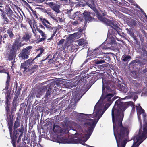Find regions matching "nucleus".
I'll list each match as a JSON object with an SVG mask.
<instances>
[{"instance_id":"412c9836","label":"nucleus","mask_w":147,"mask_h":147,"mask_svg":"<svg viewBox=\"0 0 147 147\" xmlns=\"http://www.w3.org/2000/svg\"><path fill=\"white\" fill-rule=\"evenodd\" d=\"M88 5L92 9L94 10L95 9V5L93 1L92 0L91 1V4L88 3Z\"/></svg>"},{"instance_id":"20e7f679","label":"nucleus","mask_w":147,"mask_h":147,"mask_svg":"<svg viewBox=\"0 0 147 147\" xmlns=\"http://www.w3.org/2000/svg\"><path fill=\"white\" fill-rule=\"evenodd\" d=\"M5 14L7 15L9 18L11 20H12L13 19V17H15V15L13 14V13L12 10L10 8L7 7L5 8Z\"/></svg>"},{"instance_id":"4d7b16f0","label":"nucleus","mask_w":147,"mask_h":147,"mask_svg":"<svg viewBox=\"0 0 147 147\" xmlns=\"http://www.w3.org/2000/svg\"><path fill=\"white\" fill-rule=\"evenodd\" d=\"M111 48L110 47H109L107 48H104V49H111Z\"/></svg>"},{"instance_id":"a211bd4d","label":"nucleus","mask_w":147,"mask_h":147,"mask_svg":"<svg viewBox=\"0 0 147 147\" xmlns=\"http://www.w3.org/2000/svg\"><path fill=\"white\" fill-rule=\"evenodd\" d=\"M31 35L26 34L24 36L22 39L26 42H28L29 41V39L31 38Z\"/></svg>"},{"instance_id":"49530a36","label":"nucleus","mask_w":147,"mask_h":147,"mask_svg":"<svg viewBox=\"0 0 147 147\" xmlns=\"http://www.w3.org/2000/svg\"><path fill=\"white\" fill-rule=\"evenodd\" d=\"M38 68V66L36 65H35L32 68V69H34Z\"/></svg>"},{"instance_id":"ddd939ff","label":"nucleus","mask_w":147,"mask_h":147,"mask_svg":"<svg viewBox=\"0 0 147 147\" xmlns=\"http://www.w3.org/2000/svg\"><path fill=\"white\" fill-rule=\"evenodd\" d=\"M28 55L24 51H22L21 53L19 55L20 57H21L22 59H28L29 57Z\"/></svg>"},{"instance_id":"5fc2aeb1","label":"nucleus","mask_w":147,"mask_h":147,"mask_svg":"<svg viewBox=\"0 0 147 147\" xmlns=\"http://www.w3.org/2000/svg\"><path fill=\"white\" fill-rule=\"evenodd\" d=\"M138 119L139 121V122H141V119H140V116L139 115H138Z\"/></svg>"},{"instance_id":"3c124183","label":"nucleus","mask_w":147,"mask_h":147,"mask_svg":"<svg viewBox=\"0 0 147 147\" xmlns=\"http://www.w3.org/2000/svg\"><path fill=\"white\" fill-rule=\"evenodd\" d=\"M82 31H83L82 29H80L79 31V32H79V34H80L81 35V33L82 32Z\"/></svg>"},{"instance_id":"39448f33","label":"nucleus","mask_w":147,"mask_h":147,"mask_svg":"<svg viewBox=\"0 0 147 147\" xmlns=\"http://www.w3.org/2000/svg\"><path fill=\"white\" fill-rule=\"evenodd\" d=\"M84 18L86 22L92 21L93 18L90 16V13L89 12H88L86 11H85L83 13Z\"/></svg>"},{"instance_id":"f704fd0d","label":"nucleus","mask_w":147,"mask_h":147,"mask_svg":"<svg viewBox=\"0 0 147 147\" xmlns=\"http://www.w3.org/2000/svg\"><path fill=\"white\" fill-rule=\"evenodd\" d=\"M79 95V94H76V95H75V96H74L72 98V100H74V102L75 103H76L77 102V96H78V95Z\"/></svg>"},{"instance_id":"4468645a","label":"nucleus","mask_w":147,"mask_h":147,"mask_svg":"<svg viewBox=\"0 0 147 147\" xmlns=\"http://www.w3.org/2000/svg\"><path fill=\"white\" fill-rule=\"evenodd\" d=\"M1 16L5 24H8L10 22L9 20L7 18L6 14L4 13H2Z\"/></svg>"},{"instance_id":"f8f14e48","label":"nucleus","mask_w":147,"mask_h":147,"mask_svg":"<svg viewBox=\"0 0 147 147\" xmlns=\"http://www.w3.org/2000/svg\"><path fill=\"white\" fill-rule=\"evenodd\" d=\"M45 89L42 88H40L39 90V91L36 93V96L37 97L39 98L42 94L45 92Z\"/></svg>"},{"instance_id":"de8ad7c7","label":"nucleus","mask_w":147,"mask_h":147,"mask_svg":"<svg viewBox=\"0 0 147 147\" xmlns=\"http://www.w3.org/2000/svg\"><path fill=\"white\" fill-rule=\"evenodd\" d=\"M134 93V92H131L130 93V94H129V97H132L133 96V94Z\"/></svg>"},{"instance_id":"8fccbe9b","label":"nucleus","mask_w":147,"mask_h":147,"mask_svg":"<svg viewBox=\"0 0 147 147\" xmlns=\"http://www.w3.org/2000/svg\"><path fill=\"white\" fill-rule=\"evenodd\" d=\"M49 95H50L49 92V91H48L46 92V96L47 97H48L49 96Z\"/></svg>"},{"instance_id":"423d86ee","label":"nucleus","mask_w":147,"mask_h":147,"mask_svg":"<svg viewBox=\"0 0 147 147\" xmlns=\"http://www.w3.org/2000/svg\"><path fill=\"white\" fill-rule=\"evenodd\" d=\"M136 111L138 115L142 114V115L145 117V114L144 113V110L142 109L140 106V104H138L136 106Z\"/></svg>"},{"instance_id":"f03ea898","label":"nucleus","mask_w":147,"mask_h":147,"mask_svg":"<svg viewBox=\"0 0 147 147\" xmlns=\"http://www.w3.org/2000/svg\"><path fill=\"white\" fill-rule=\"evenodd\" d=\"M96 14L98 20L105 24L107 26H111L115 29H117V25L114 24L112 21L102 16L98 13H97Z\"/></svg>"},{"instance_id":"aec40b11","label":"nucleus","mask_w":147,"mask_h":147,"mask_svg":"<svg viewBox=\"0 0 147 147\" xmlns=\"http://www.w3.org/2000/svg\"><path fill=\"white\" fill-rule=\"evenodd\" d=\"M44 12L49 15L52 19H54L55 18L53 16V13H52L51 10L48 9L45 10Z\"/></svg>"},{"instance_id":"e433bc0d","label":"nucleus","mask_w":147,"mask_h":147,"mask_svg":"<svg viewBox=\"0 0 147 147\" xmlns=\"http://www.w3.org/2000/svg\"><path fill=\"white\" fill-rule=\"evenodd\" d=\"M65 40L64 39L61 40L58 43V45H61L63 43Z\"/></svg>"},{"instance_id":"6e6552de","label":"nucleus","mask_w":147,"mask_h":147,"mask_svg":"<svg viewBox=\"0 0 147 147\" xmlns=\"http://www.w3.org/2000/svg\"><path fill=\"white\" fill-rule=\"evenodd\" d=\"M107 40H108V46L111 45L112 47H114V45H115V41L113 38H109V37H107Z\"/></svg>"},{"instance_id":"473e14b6","label":"nucleus","mask_w":147,"mask_h":147,"mask_svg":"<svg viewBox=\"0 0 147 147\" xmlns=\"http://www.w3.org/2000/svg\"><path fill=\"white\" fill-rule=\"evenodd\" d=\"M132 4L135 5L137 8L140 9L139 7L137 5L136 3H134V1L133 0H128Z\"/></svg>"},{"instance_id":"bf43d9fd","label":"nucleus","mask_w":147,"mask_h":147,"mask_svg":"<svg viewBox=\"0 0 147 147\" xmlns=\"http://www.w3.org/2000/svg\"><path fill=\"white\" fill-rule=\"evenodd\" d=\"M52 39V38H51H51H49L48 39V40H51V39Z\"/></svg>"},{"instance_id":"2f4dec72","label":"nucleus","mask_w":147,"mask_h":147,"mask_svg":"<svg viewBox=\"0 0 147 147\" xmlns=\"http://www.w3.org/2000/svg\"><path fill=\"white\" fill-rule=\"evenodd\" d=\"M45 26L46 27L47 30L50 31H51L53 29V27L49 25L45 24Z\"/></svg>"},{"instance_id":"9b49d317","label":"nucleus","mask_w":147,"mask_h":147,"mask_svg":"<svg viewBox=\"0 0 147 147\" xmlns=\"http://www.w3.org/2000/svg\"><path fill=\"white\" fill-rule=\"evenodd\" d=\"M32 48V46H28L26 47V48L23 49L22 51L25 52V53L28 54V55H29L31 53V50Z\"/></svg>"},{"instance_id":"c85d7f7f","label":"nucleus","mask_w":147,"mask_h":147,"mask_svg":"<svg viewBox=\"0 0 147 147\" xmlns=\"http://www.w3.org/2000/svg\"><path fill=\"white\" fill-rule=\"evenodd\" d=\"M6 104L7 105V106L5 107L6 111L7 112V113L9 111V105L8 104V99L7 98L6 101Z\"/></svg>"},{"instance_id":"774afa93","label":"nucleus","mask_w":147,"mask_h":147,"mask_svg":"<svg viewBox=\"0 0 147 147\" xmlns=\"http://www.w3.org/2000/svg\"><path fill=\"white\" fill-rule=\"evenodd\" d=\"M41 27H43V26H41Z\"/></svg>"},{"instance_id":"b1692460","label":"nucleus","mask_w":147,"mask_h":147,"mask_svg":"<svg viewBox=\"0 0 147 147\" xmlns=\"http://www.w3.org/2000/svg\"><path fill=\"white\" fill-rule=\"evenodd\" d=\"M40 20L42 22V23L45 26V24H46V23H47L48 24H49L50 25V23L48 21V20H46L44 18H40Z\"/></svg>"},{"instance_id":"864d4df0","label":"nucleus","mask_w":147,"mask_h":147,"mask_svg":"<svg viewBox=\"0 0 147 147\" xmlns=\"http://www.w3.org/2000/svg\"><path fill=\"white\" fill-rule=\"evenodd\" d=\"M20 88H19L18 89V90L17 91V93H19L20 92Z\"/></svg>"},{"instance_id":"a19ab883","label":"nucleus","mask_w":147,"mask_h":147,"mask_svg":"<svg viewBox=\"0 0 147 147\" xmlns=\"http://www.w3.org/2000/svg\"><path fill=\"white\" fill-rule=\"evenodd\" d=\"M46 38V37H43L40 38L37 42H38L39 43L42 41H44L45 39Z\"/></svg>"},{"instance_id":"37998d69","label":"nucleus","mask_w":147,"mask_h":147,"mask_svg":"<svg viewBox=\"0 0 147 147\" xmlns=\"http://www.w3.org/2000/svg\"><path fill=\"white\" fill-rule=\"evenodd\" d=\"M4 10V8L3 7L1 6H0V11L2 13H4L3 12Z\"/></svg>"},{"instance_id":"f257e3e1","label":"nucleus","mask_w":147,"mask_h":147,"mask_svg":"<svg viewBox=\"0 0 147 147\" xmlns=\"http://www.w3.org/2000/svg\"><path fill=\"white\" fill-rule=\"evenodd\" d=\"M135 109L134 104L131 101L122 102L117 100L112 110V117L113 125L114 134L118 147H125L127 143V138L129 132L128 127H124L122 125V121L124 116V112L129 106ZM147 124L143 126V131L140 128L137 134L133 138L134 143L131 147H138L139 145L147 137Z\"/></svg>"},{"instance_id":"603ef678","label":"nucleus","mask_w":147,"mask_h":147,"mask_svg":"<svg viewBox=\"0 0 147 147\" xmlns=\"http://www.w3.org/2000/svg\"><path fill=\"white\" fill-rule=\"evenodd\" d=\"M31 22H32L31 21L30 22H29V24L30 26H31L32 30H33V28H32V24L31 23Z\"/></svg>"},{"instance_id":"72a5a7b5","label":"nucleus","mask_w":147,"mask_h":147,"mask_svg":"<svg viewBox=\"0 0 147 147\" xmlns=\"http://www.w3.org/2000/svg\"><path fill=\"white\" fill-rule=\"evenodd\" d=\"M67 84L68 86H70L69 88H72L74 86L75 87L76 86V84H75L74 82L68 83Z\"/></svg>"},{"instance_id":"052dcab7","label":"nucleus","mask_w":147,"mask_h":147,"mask_svg":"<svg viewBox=\"0 0 147 147\" xmlns=\"http://www.w3.org/2000/svg\"><path fill=\"white\" fill-rule=\"evenodd\" d=\"M36 26V25H34H34H33V28H35V27Z\"/></svg>"},{"instance_id":"ea45409f","label":"nucleus","mask_w":147,"mask_h":147,"mask_svg":"<svg viewBox=\"0 0 147 147\" xmlns=\"http://www.w3.org/2000/svg\"><path fill=\"white\" fill-rule=\"evenodd\" d=\"M56 30L54 29L53 30V33L51 35V38H52L55 35L56 33Z\"/></svg>"},{"instance_id":"f3484780","label":"nucleus","mask_w":147,"mask_h":147,"mask_svg":"<svg viewBox=\"0 0 147 147\" xmlns=\"http://www.w3.org/2000/svg\"><path fill=\"white\" fill-rule=\"evenodd\" d=\"M122 59L124 61H128L131 59V57L128 55H123L122 58Z\"/></svg>"},{"instance_id":"4be33fe9","label":"nucleus","mask_w":147,"mask_h":147,"mask_svg":"<svg viewBox=\"0 0 147 147\" xmlns=\"http://www.w3.org/2000/svg\"><path fill=\"white\" fill-rule=\"evenodd\" d=\"M13 106L12 108V109L11 110V112H14L15 111L16 108V101L14 100L13 102Z\"/></svg>"},{"instance_id":"58836bf2","label":"nucleus","mask_w":147,"mask_h":147,"mask_svg":"<svg viewBox=\"0 0 147 147\" xmlns=\"http://www.w3.org/2000/svg\"><path fill=\"white\" fill-rule=\"evenodd\" d=\"M131 23L132 26H136L137 23L135 20H133L131 21Z\"/></svg>"},{"instance_id":"09e8293b","label":"nucleus","mask_w":147,"mask_h":147,"mask_svg":"<svg viewBox=\"0 0 147 147\" xmlns=\"http://www.w3.org/2000/svg\"><path fill=\"white\" fill-rule=\"evenodd\" d=\"M72 123L73 125L72 126L74 127H76V126H77V125L76 124L74 123Z\"/></svg>"},{"instance_id":"79ce46f5","label":"nucleus","mask_w":147,"mask_h":147,"mask_svg":"<svg viewBox=\"0 0 147 147\" xmlns=\"http://www.w3.org/2000/svg\"><path fill=\"white\" fill-rule=\"evenodd\" d=\"M55 4H54L53 2H50L48 3V5L52 8V7L54 6Z\"/></svg>"},{"instance_id":"393cba45","label":"nucleus","mask_w":147,"mask_h":147,"mask_svg":"<svg viewBox=\"0 0 147 147\" xmlns=\"http://www.w3.org/2000/svg\"><path fill=\"white\" fill-rule=\"evenodd\" d=\"M75 16V18H78V19L80 20L81 21L82 20V18H81L82 15L80 13H79L78 12H76L74 14V16Z\"/></svg>"},{"instance_id":"6ab92c4d","label":"nucleus","mask_w":147,"mask_h":147,"mask_svg":"<svg viewBox=\"0 0 147 147\" xmlns=\"http://www.w3.org/2000/svg\"><path fill=\"white\" fill-rule=\"evenodd\" d=\"M65 138L63 137L60 136L58 138V140H57V142L59 143H64L65 142Z\"/></svg>"},{"instance_id":"c03bdc74","label":"nucleus","mask_w":147,"mask_h":147,"mask_svg":"<svg viewBox=\"0 0 147 147\" xmlns=\"http://www.w3.org/2000/svg\"><path fill=\"white\" fill-rule=\"evenodd\" d=\"M140 10H141V12L144 15L145 17L147 19V16L146 15L145 13L144 12V11L141 9H140Z\"/></svg>"},{"instance_id":"5701e85b","label":"nucleus","mask_w":147,"mask_h":147,"mask_svg":"<svg viewBox=\"0 0 147 147\" xmlns=\"http://www.w3.org/2000/svg\"><path fill=\"white\" fill-rule=\"evenodd\" d=\"M12 123L11 122V123H8V128L9 129V131L10 132V136L11 137V135L12 134Z\"/></svg>"},{"instance_id":"7ed1b4c3","label":"nucleus","mask_w":147,"mask_h":147,"mask_svg":"<svg viewBox=\"0 0 147 147\" xmlns=\"http://www.w3.org/2000/svg\"><path fill=\"white\" fill-rule=\"evenodd\" d=\"M23 45H21V43L18 41H16L15 43L12 46L11 49H10V54L13 55L17 49Z\"/></svg>"},{"instance_id":"69168bd1","label":"nucleus","mask_w":147,"mask_h":147,"mask_svg":"<svg viewBox=\"0 0 147 147\" xmlns=\"http://www.w3.org/2000/svg\"><path fill=\"white\" fill-rule=\"evenodd\" d=\"M10 45L9 44L8 45L9 47V46H10Z\"/></svg>"},{"instance_id":"e2e57ef3","label":"nucleus","mask_w":147,"mask_h":147,"mask_svg":"<svg viewBox=\"0 0 147 147\" xmlns=\"http://www.w3.org/2000/svg\"><path fill=\"white\" fill-rule=\"evenodd\" d=\"M4 37H5V38H6V36H5V35H4Z\"/></svg>"},{"instance_id":"dca6fc26","label":"nucleus","mask_w":147,"mask_h":147,"mask_svg":"<svg viewBox=\"0 0 147 147\" xmlns=\"http://www.w3.org/2000/svg\"><path fill=\"white\" fill-rule=\"evenodd\" d=\"M31 61V60L29 59L26 61L24 63L21 64V67L22 69L23 68L24 69V71H25L26 69V64L28 63H30Z\"/></svg>"},{"instance_id":"0e129e2a","label":"nucleus","mask_w":147,"mask_h":147,"mask_svg":"<svg viewBox=\"0 0 147 147\" xmlns=\"http://www.w3.org/2000/svg\"><path fill=\"white\" fill-rule=\"evenodd\" d=\"M3 72L2 71H0V72Z\"/></svg>"},{"instance_id":"a18cd8bd","label":"nucleus","mask_w":147,"mask_h":147,"mask_svg":"<svg viewBox=\"0 0 147 147\" xmlns=\"http://www.w3.org/2000/svg\"><path fill=\"white\" fill-rule=\"evenodd\" d=\"M72 24L74 25H76L78 24V22L76 21H75L72 22Z\"/></svg>"},{"instance_id":"cd10ccee","label":"nucleus","mask_w":147,"mask_h":147,"mask_svg":"<svg viewBox=\"0 0 147 147\" xmlns=\"http://www.w3.org/2000/svg\"><path fill=\"white\" fill-rule=\"evenodd\" d=\"M38 50H40V52L39 54H38L36 57L34 59H34H36V58H38L39 57H40L41 54L44 51V49L43 48H39L38 49Z\"/></svg>"},{"instance_id":"13d9d810","label":"nucleus","mask_w":147,"mask_h":147,"mask_svg":"<svg viewBox=\"0 0 147 147\" xmlns=\"http://www.w3.org/2000/svg\"><path fill=\"white\" fill-rule=\"evenodd\" d=\"M135 63V61L134 60L132 61L131 63V64H133V63Z\"/></svg>"},{"instance_id":"bb28decb","label":"nucleus","mask_w":147,"mask_h":147,"mask_svg":"<svg viewBox=\"0 0 147 147\" xmlns=\"http://www.w3.org/2000/svg\"><path fill=\"white\" fill-rule=\"evenodd\" d=\"M19 120L17 119L14 123V128L16 129L17 128L20 126Z\"/></svg>"},{"instance_id":"680f3d73","label":"nucleus","mask_w":147,"mask_h":147,"mask_svg":"<svg viewBox=\"0 0 147 147\" xmlns=\"http://www.w3.org/2000/svg\"><path fill=\"white\" fill-rule=\"evenodd\" d=\"M103 16H104L105 15V14L104 13H103Z\"/></svg>"},{"instance_id":"6e6d98bb","label":"nucleus","mask_w":147,"mask_h":147,"mask_svg":"<svg viewBox=\"0 0 147 147\" xmlns=\"http://www.w3.org/2000/svg\"><path fill=\"white\" fill-rule=\"evenodd\" d=\"M138 98V97L137 96H135L134 98V100L135 101L136 100V99Z\"/></svg>"},{"instance_id":"2eb2a0df","label":"nucleus","mask_w":147,"mask_h":147,"mask_svg":"<svg viewBox=\"0 0 147 147\" xmlns=\"http://www.w3.org/2000/svg\"><path fill=\"white\" fill-rule=\"evenodd\" d=\"M59 5L55 4L54 6L52 7V9L56 12L59 13L60 12L59 10Z\"/></svg>"},{"instance_id":"4c0bfd02","label":"nucleus","mask_w":147,"mask_h":147,"mask_svg":"<svg viewBox=\"0 0 147 147\" xmlns=\"http://www.w3.org/2000/svg\"><path fill=\"white\" fill-rule=\"evenodd\" d=\"M6 74H7V80L6 81V83L7 84H9V82L10 81V77L9 76V74L8 73H6Z\"/></svg>"},{"instance_id":"338daca9","label":"nucleus","mask_w":147,"mask_h":147,"mask_svg":"<svg viewBox=\"0 0 147 147\" xmlns=\"http://www.w3.org/2000/svg\"><path fill=\"white\" fill-rule=\"evenodd\" d=\"M120 98V97H117V98H119V99Z\"/></svg>"},{"instance_id":"c9c22d12","label":"nucleus","mask_w":147,"mask_h":147,"mask_svg":"<svg viewBox=\"0 0 147 147\" xmlns=\"http://www.w3.org/2000/svg\"><path fill=\"white\" fill-rule=\"evenodd\" d=\"M104 62L105 61L103 60H98L95 61L96 63L97 64H101Z\"/></svg>"},{"instance_id":"7c9ffc66","label":"nucleus","mask_w":147,"mask_h":147,"mask_svg":"<svg viewBox=\"0 0 147 147\" xmlns=\"http://www.w3.org/2000/svg\"><path fill=\"white\" fill-rule=\"evenodd\" d=\"M72 35L75 38H78L80 36V34L79 32L75 33L73 34Z\"/></svg>"},{"instance_id":"0eeeda50","label":"nucleus","mask_w":147,"mask_h":147,"mask_svg":"<svg viewBox=\"0 0 147 147\" xmlns=\"http://www.w3.org/2000/svg\"><path fill=\"white\" fill-rule=\"evenodd\" d=\"M87 44L86 40L84 39H80L75 42V45L78 46L83 45H86Z\"/></svg>"},{"instance_id":"a878e982","label":"nucleus","mask_w":147,"mask_h":147,"mask_svg":"<svg viewBox=\"0 0 147 147\" xmlns=\"http://www.w3.org/2000/svg\"><path fill=\"white\" fill-rule=\"evenodd\" d=\"M37 31H38L42 37H46V35L40 29L38 28L37 29Z\"/></svg>"},{"instance_id":"1a4fd4ad","label":"nucleus","mask_w":147,"mask_h":147,"mask_svg":"<svg viewBox=\"0 0 147 147\" xmlns=\"http://www.w3.org/2000/svg\"><path fill=\"white\" fill-rule=\"evenodd\" d=\"M123 84H120L119 86V90L124 93H126L127 91V87L125 86V84H123Z\"/></svg>"},{"instance_id":"c756f323","label":"nucleus","mask_w":147,"mask_h":147,"mask_svg":"<svg viewBox=\"0 0 147 147\" xmlns=\"http://www.w3.org/2000/svg\"><path fill=\"white\" fill-rule=\"evenodd\" d=\"M7 32L9 34V36L10 38H12L14 36V35L12 33V31L11 29H8Z\"/></svg>"},{"instance_id":"9d476101","label":"nucleus","mask_w":147,"mask_h":147,"mask_svg":"<svg viewBox=\"0 0 147 147\" xmlns=\"http://www.w3.org/2000/svg\"><path fill=\"white\" fill-rule=\"evenodd\" d=\"M53 130L54 132L57 133H62L61 128L58 125H54Z\"/></svg>"}]
</instances>
